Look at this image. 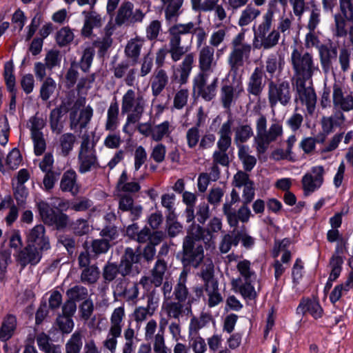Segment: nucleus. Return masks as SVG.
<instances>
[{"label": "nucleus", "mask_w": 353, "mask_h": 353, "mask_svg": "<svg viewBox=\"0 0 353 353\" xmlns=\"http://www.w3.org/2000/svg\"><path fill=\"white\" fill-rule=\"evenodd\" d=\"M201 241L192 232L183 238L182 250L176 254V259L181 261L183 270L198 268L203 263L204 248Z\"/></svg>", "instance_id": "f257e3e1"}, {"label": "nucleus", "mask_w": 353, "mask_h": 353, "mask_svg": "<svg viewBox=\"0 0 353 353\" xmlns=\"http://www.w3.org/2000/svg\"><path fill=\"white\" fill-rule=\"evenodd\" d=\"M244 40L245 34L240 32L231 42V51L228 57V64L230 72L234 77L238 75L240 69L250 58L252 48L250 44L245 43Z\"/></svg>", "instance_id": "f03ea898"}, {"label": "nucleus", "mask_w": 353, "mask_h": 353, "mask_svg": "<svg viewBox=\"0 0 353 353\" xmlns=\"http://www.w3.org/2000/svg\"><path fill=\"white\" fill-rule=\"evenodd\" d=\"M291 63L297 80H309L319 71L312 54L294 48L291 53Z\"/></svg>", "instance_id": "7ed1b4c3"}, {"label": "nucleus", "mask_w": 353, "mask_h": 353, "mask_svg": "<svg viewBox=\"0 0 353 353\" xmlns=\"http://www.w3.org/2000/svg\"><path fill=\"white\" fill-rule=\"evenodd\" d=\"M78 171L81 174H85L92 170H98L101 168L95 144L90 143V138L88 134H83L78 154Z\"/></svg>", "instance_id": "20e7f679"}, {"label": "nucleus", "mask_w": 353, "mask_h": 353, "mask_svg": "<svg viewBox=\"0 0 353 353\" xmlns=\"http://www.w3.org/2000/svg\"><path fill=\"white\" fill-rule=\"evenodd\" d=\"M39 214L43 222L58 231H63L68 225L69 216L61 210H54L43 201L37 203Z\"/></svg>", "instance_id": "39448f33"}, {"label": "nucleus", "mask_w": 353, "mask_h": 353, "mask_svg": "<svg viewBox=\"0 0 353 353\" xmlns=\"http://www.w3.org/2000/svg\"><path fill=\"white\" fill-rule=\"evenodd\" d=\"M125 316L123 307H119L114 310L110 317V327L107 337L103 342V346L110 353H115L117 345V338L121 336L122 321Z\"/></svg>", "instance_id": "423d86ee"}, {"label": "nucleus", "mask_w": 353, "mask_h": 353, "mask_svg": "<svg viewBox=\"0 0 353 353\" xmlns=\"http://www.w3.org/2000/svg\"><path fill=\"white\" fill-rule=\"evenodd\" d=\"M119 262L123 276H134L139 274L141 272L143 263L140 256V247L136 249L125 248Z\"/></svg>", "instance_id": "0eeeda50"}, {"label": "nucleus", "mask_w": 353, "mask_h": 353, "mask_svg": "<svg viewBox=\"0 0 353 353\" xmlns=\"http://www.w3.org/2000/svg\"><path fill=\"white\" fill-rule=\"evenodd\" d=\"M208 74L199 72L193 79V92L197 97L202 98L205 101H211L216 95L219 79L215 77L212 81L206 85Z\"/></svg>", "instance_id": "6e6552de"}, {"label": "nucleus", "mask_w": 353, "mask_h": 353, "mask_svg": "<svg viewBox=\"0 0 353 353\" xmlns=\"http://www.w3.org/2000/svg\"><path fill=\"white\" fill-rule=\"evenodd\" d=\"M145 16V13L140 8L134 10V4L132 2L124 1L118 9L115 23L121 26L123 24L131 25L141 23Z\"/></svg>", "instance_id": "1a4fd4ad"}, {"label": "nucleus", "mask_w": 353, "mask_h": 353, "mask_svg": "<svg viewBox=\"0 0 353 353\" xmlns=\"http://www.w3.org/2000/svg\"><path fill=\"white\" fill-rule=\"evenodd\" d=\"M268 99L272 107L278 103L283 105H288L291 99L289 83L285 81L277 82L271 81L269 83Z\"/></svg>", "instance_id": "9d476101"}, {"label": "nucleus", "mask_w": 353, "mask_h": 353, "mask_svg": "<svg viewBox=\"0 0 353 353\" xmlns=\"http://www.w3.org/2000/svg\"><path fill=\"white\" fill-rule=\"evenodd\" d=\"M324 168L322 165L314 166L310 172L305 173L301 179L305 196H309L318 190L324 182Z\"/></svg>", "instance_id": "9b49d317"}, {"label": "nucleus", "mask_w": 353, "mask_h": 353, "mask_svg": "<svg viewBox=\"0 0 353 353\" xmlns=\"http://www.w3.org/2000/svg\"><path fill=\"white\" fill-rule=\"evenodd\" d=\"M221 228V220L218 217H214L205 228L199 224H192V232L195 234L197 239L202 240L205 245L210 246L211 243H213Z\"/></svg>", "instance_id": "f8f14e48"}, {"label": "nucleus", "mask_w": 353, "mask_h": 353, "mask_svg": "<svg viewBox=\"0 0 353 353\" xmlns=\"http://www.w3.org/2000/svg\"><path fill=\"white\" fill-rule=\"evenodd\" d=\"M307 80L296 81V97L295 101H299L302 105L306 106L307 112L310 115H312L314 112L316 103V95L314 88L309 85L306 86L305 81Z\"/></svg>", "instance_id": "ddd939ff"}, {"label": "nucleus", "mask_w": 353, "mask_h": 353, "mask_svg": "<svg viewBox=\"0 0 353 353\" xmlns=\"http://www.w3.org/2000/svg\"><path fill=\"white\" fill-rule=\"evenodd\" d=\"M194 30V23L192 21L187 23H176L168 29L169 41L190 45Z\"/></svg>", "instance_id": "4468645a"}, {"label": "nucleus", "mask_w": 353, "mask_h": 353, "mask_svg": "<svg viewBox=\"0 0 353 353\" xmlns=\"http://www.w3.org/2000/svg\"><path fill=\"white\" fill-rule=\"evenodd\" d=\"M28 243L39 249L41 252L50 248L49 238L46 235L44 225L39 224L30 230L27 235Z\"/></svg>", "instance_id": "2eb2a0df"}, {"label": "nucleus", "mask_w": 353, "mask_h": 353, "mask_svg": "<svg viewBox=\"0 0 353 353\" xmlns=\"http://www.w3.org/2000/svg\"><path fill=\"white\" fill-rule=\"evenodd\" d=\"M146 105V101L143 95L138 94L132 89H129L123 94L121 100V113L128 114L130 112L135 111L139 107L140 110H144Z\"/></svg>", "instance_id": "dca6fc26"}, {"label": "nucleus", "mask_w": 353, "mask_h": 353, "mask_svg": "<svg viewBox=\"0 0 353 353\" xmlns=\"http://www.w3.org/2000/svg\"><path fill=\"white\" fill-rule=\"evenodd\" d=\"M143 212V207L141 205H135L133 198L128 194L121 195L119 201L118 214L121 218V213L128 212V218L131 221L138 220Z\"/></svg>", "instance_id": "f3484780"}, {"label": "nucleus", "mask_w": 353, "mask_h": 353, "mask_svg": "<svg viewBox=\"0 0 353 353\" xmlns=\"http://www.w3.org/2000/svg\"><path fill=\"white\" fill-rule=\"evenodd\" d=\"M127 276L121 274V276L117 277L114 283V294L119 297L127 298L128 300H134L137 298L139 295L138 284L134 283L130 288H128L129 279L126 278Z\"/></svg>", "instance_id": "a211bd4d"}, {"label": "nucleus", "mask_w": 353, "mask_h": 353, "mask_svg": "<svg viewBox=\"0 0 353 353\" xmlns=\"http://www.w3.org/2000/svg\"><path fill=\"white\" fill-rule=\"evenodd\" d=\"M319 59L324 73L327 74L332 69L333 61L336 60L338 49L332 43L321 45L319 47Z\"/></svg>", "instance_id": "6ab92c4d"}, {"label": "nucleus", "mask_w": 353, "mask_h": 353, "mask_svg": "<svg viewBox=\"0 0 353 353\" xmlns=\"http://www.w3.org/2000/svg\"><path fill=\"white\" fill-rule=\"evenodd\" d=\"M41 251L37 248L28 245L21 249L17 256V261L23 269L28 265H36L41 259Z\"/></svg>", "instance_id": "aec40b11"}, {"label": "nucleus", "mask_w": 353, "mask_h": 353, "mask_svg": "<svg viewBox=\"0 0 353 353\" xmlns=\"http://www.w3.org/2000/svg\"><path fill=\"white\" fill-rule=\"evenodd\" d=\"M334 105L344 112H349L353 110V96L350 93L344 92L343 89L334 85L332 94Z\"/></svg>", "instance_id": "412c9836"}, {"label": "nucleus", "mask_w": 353, "mask_h": 353, "mask_svg": "<svg viewBox=\"0 0 353 353\" xmlns=\"http://www.w3.org/2000/svg\"><path fill=\"white\" fill-rule=\"evenodd\" d=\"M193 62V54L189 53L186 54L181 64L174 72V74L172 77V81H177L181 85L185 84L192 71Z\"/></svg>", "instance_id": "4be33fe9"}, {"label": "nucleus", "mask_w": 353, "mask_h": 353, "mask_svg": "<svg viewBox=\"0 0 353 353\" xmlns=\"http://www.w3.org/2000/svg\"><path fill=\"white\" fill-rule=\"evenodd\" d=\"M81 14L85 17L81 34L89 38L92 34L93 28L101 27V17L100 14L92 10H83Z\"/></svg>", "instance_id": "5701e85b"}, {"label": "nucleus", "mask_w": 353, "mask_h": 353, "mask_svg": "<svg viewBox=\"0 0 353 353\" xmlns=\"http://www.w3.org/2000/svg\"><path fill=\"white\" fill-rule=\"evenodd\" d=\"M254 281H243V279L238 277L232 279L231 285L236 292H239L245 299L252 300L256 296V292L252 283Z\"/></svg>", "instance_id": "b1692460"}, {"label": "nucleus", "mask_w": 353, "mask_h": 353, "mask_svg": "<svg viewBox=\"0 0 353 353\" xmlns=\"http://www.w3.org/2000/svg\"><path fill=\"white\" fill-rule=\"evenodd\" d=\"M307 312L310 313L314 319H319L322 316L323 310L318 301L303 299L296 308V313L304 315Z\"/></svg>", "instance_id": "393cba45"}, {"label": "nucleus", "mask_w": 353, "mask_h": 353, "mask_svg": "<svg viewBox=\"0 0 353 353\" xmlns=\"http://www.w3.org/2000/svg\"><path fill=\"white\" fill-rule=\"evenodd\" d=\"M77 174L74 170L70 169L65 171L60 181V189L63 192H71L72 195H75L79 192L77 185Z\"/></svg>", "instance_id": "a878e982"}, {"label": "nucleus", "mask_w": 353, "mask_h": 353, "mask_svg": "<svg viewBox=\"0 0 353 353\" xmlns=\"http://www.w3.org/2000/svg\"><path fill=\"white\" fill-rule=\"evenodd\" d=\"M187 272L183 270L179 276L177 283L174 288L173 296L174 300L180 303H185L189 299V290L186 287Z\"/></svg>", "instance_id": "bb28decb"}, {"label": "nucleus", "mask_w": 353, "mask_h": 353, "mask_svg": "<svg viewBox=\"0 0 353 353\" xmlns=\"http://www.w3.org/2000/svg\"><path fill=\"white\" fill-rule=\"evenodd\" d=\"M119 103L116 97H114L108 109L107 119L105 125L106 130L114 131L117 128L119 124Z\"/></svg>", "instance_id": "cd10ccee"}, {"label": "nucleus", "mask_w": 353, "mask_h": 353, "mask_svg": "<svg viewBox=\"0 0 353 353\" xmlns=\"http://www.w3.org/2000/svg\"><path fill=\"white\" fill-rule=\"evenodd\" d=\"M214 49L212 47L206 46L199 52V64L200 72L208 74L211 70L214 60Z\"/></svg>", "instance_id": "c85d7f7f"}, {"label": "nucleus", "mask_w": 353, "mask_h": 353, "mask_svg": "<svg viewBox=\"0 0 353 353\" xmlns=\"http://www.w3.org/2000/svg\"><path fill=\"white\" fill-rule=\"evenodd\" d=\"M17 327V317L13 314L6 315L0 328V339L2 341L9 340Z\"/></svg>", "instance_id": "c756f323"}, {"label": "nucleus", "mask_w": 353, "mask_h": 353, "mask_svg": "<svg viewBox=\"0 0 353 353\" xmlns=\"http://www.w3.org/2000/svg\"><path fill=\"white\" fill-rule=\"evenodd\" d=\"M253 130L251 126L248 124L239 125L234 129V141L238 150L241 146H248L243 143H246L252 136Z\"/></svg>", "instance_id": "7c9ffc66"}, {"label": "nucleus", "mask_w": 353, "mask_h": 353, "mask_svg": "<svg viewBox=\"0 0 353 353\" xmlns=\"http://www.w3.org/2000/svg\"><path fill=\"white\" fill-rule=\"evenodd\" d=\"M168 83V77L166 72L163 69L157 70L151 83L152 95L155 97H158L164 90Z\"/></svg>", "instance_id": "2f4dec72"}, {"label": "nucleus", "mask_w": 353, "mask_h": 353, "mask_svg": "<svg viewBox=\"0 0 353 353\" xmlns=\"http://www.w3.org/2000/svg\"><path fill=\"white\" fill-rule=\"evenodd\" d=\"M237 98L236 89L232 85L224 84L220 90V101L225 109L229 110Z\"/></svg>", "instance_id": "473e14b6"}, {"label": "nucleus", "mask_w": 353, "mask_h": 353, "mask_svg": "<svg viewBox=\"0 0 353 353\" xmlns=\"http://www.w3.org/2000/svg\"><path fill=\"white\" fill-rule=\"evenodd\" d=\"M263 67H256L252 74L248 83V92L255 96L259 95L262 90Z\"/></svg>", "instance_id": "72a5a7b5"}, {"label": "nucleus", "mask_w": 353, "mask_h": 353, "mask_svg": "<svg viewBox=\"0 0 353 353\" xmlns=\"http://www.w3.org/2000/svg\"><path fill=\"white\" fill-rule=\"evenodd\" d=\"M168 269L166 261L163 259H157L152 269L150 270L151 276L155 283V288L163 284L165 273Z\"/></svg>", "instance_id": "f704fd0d"}, {"label": "nucleus", "mask_w": 353, "mask_h": 353, "mask_svg": "<svg viewBox=\"0 0 353 353\" xmlns=\"http://www.w3.org/2000/svg\"><path fill=\"white\" fill-rule=\"evenodd\" d=\"M83 335L75 331L65 344V353H82Z\"/></svg>", "instance_id": "c9c22d12"}, {"label": "nucleus", "mask_w": 353, "mask_h": 353, "mask_svg": "<svg viewBox=\"0 0 353 353\" xmlns=\"http://www.w3.org/2000/svg\"><path fill=\"white\" fill-rule=\"evenodd\" d=\"M166 6L165 9V17L167 21H171L174 17H178L181 11L180 10L183 0H161Z\"/></svg>", "instance_id": "e433bc0d"}, {"label": "nucleus", "mask_w": 353, "mask_h": 353, "mask_svg": "<svg viewBox=\"0 0 353 353\" xmlns=\"http://www.w3.org/2000/svg\"><path fill=\"white\" fill-rule=\"evenodd\" d=\"M92 205V201L86 198L81 197L71 203L65 202L59 203V207L66 210L68 209L72 210L76 212H84L88 210Z\"/></svg>", "instance_id": "4c0bfd02"}, {"label": "nucleus", "mask_w": 353, "mask_h": 353, "mask_svg": "<svg viewBox=\"0 0 353 353\" xmlns=\"http://www.w3.org/2000/svg\"><path fill=\"white\" fill-rule=\"evenodd\" d=\"M94 55L95 50L94 48L88 47L85 48L83 51L79 61H76L77 66L83 72H89L94 60Z\"/></svg>", "instance_id": "58836bf2"}, {"label": "nucleus", "mask_w": 353, "mask_h": 353, "mask_svg": "<svg viewBox=\"0 0 353 353\" xmlns=\"http://www.w3.org/2000/svg\"><path fill=\"white\" fill-rule=\"evenodd\" d=\"M249 146H241L238 150V157L242 162L245 172H250L256 165V159L254 156L249 154Z\"/></svg>", "instance_id": "ea45409f"}, {"label": "nucleus", "mask_w": 353, "mask_h": 353, "mask_svg": "<svg viewBox=\"0 0 353 353\" xmlns=\"http://www.w3.org/2000/svg\"><path fill=\"white\" fill-rule=\"evenodd\" d=\"M118 274H122L121 265L119 263L108 262L103 268L102 276L105 283H110L117 278Z\"/></svg>", "instance_id": "a19ab883"}, {"label": "nucleus", "mask_w": 353, "mask_h": 353, "mask_svg": "<svg viewBox=\"0 0 353 353\" xmlns=\"http://www.w3.org/2000/svg\"><path fill=\"white\" fill-rule=\"evenodd\" d=\"M257 134L254 137V145H256L259 153L265 152V116L261 115L256 123Z\"/></svg>", "instance_id": "79ce46f5"}, {"label": "nucleus", "mask_w": 353, "mask_h": 353, "mask_svg": "<svg viewBox=\"0 0 353 353\" xmlns=\"http://www.w3.org/2000/svg\"><path fill=\"white\" fill-rule=\"evenodd\" d=\"M204 289L208 296V307H214L223 301V297L219 292V283L204 287Z\"/></svg>", "instance_id": "37998d69"}, {"label": "nucleus", "mask_w": 353, "mask_h": 353, "mask_svg": "<svg viewBox=\"0 0 353 353\" xmlns=\"http://www.w3.org/2000/svg\"><path fill=\"white\" fill-rule=\"evenodd\" d=\"M100 271L97 265H91L90 267H85L81 274V281L88 285L97 283L99 278Z\"/></svg>", "instance_id": "c03bdc74"}, {"label": "nucleus", "mask_w": 353, "mask_h": 353, "mask_svg": "<svg viewBox=\"0 0 353 353\" xmlns=\"http://www.w3.org/2000/svg\"><path fill=\"white\" fill-rule=\"evenodd\" d=\"M57 88L56 81L50 77L46 78L40 88L39 97L43 101H47L54 94Z\"/></svg>", "instance_id": "a18cd8bd"}, {"label": "nucleus", "mask_w": 353, "mask_h": 353, "mask_svg": "<svg viewBox=\"0 0 353 353\" xmlns=\"http://www.w3.org/2000/svg\"><path fill=\"white\" fill-rule=\"evenodd\" d=\"M142 46L141 41L132 39L128 41L125 46V54L126 57L132 59L133 64L137 63L138 61Z\"/></svg>", "instance_id": "49530a36"}, {"label": "nucleus", "mask_w": 353, "mask_h": 353, "mask_svg": "<svg viewBox=\"0 0 353 353\" xmlns=\"http://www.w3.org/2000/svg\"><path fill=\"white\" fill-rule=\"evenodd\" d=\"M211 320V316L209 314L202 313L200 318L193 316L189 325V335L199 334V331L202 327H205Z\"/></svg>", "instance_id": "de8ad7c7"}, {"label": "nucleus", "mask_w": 353, "mask_h": 353, "mask_svg": "<svg viewBox=\"0 0 353 353\" xmlns=\"http://www.w3.org/2000/svg\"><path fill=\"white\" fill-rule=\"evenodd\" d=\"M14 65L12 61H7L4 64L3 77L9 92H14L17 91L15 88V77L13 74Z\"/></svg>", "instance_id": "09e8293b"}, {"label": "nucleus", "mask_w": 353, "mask_h": 353, "mask_svg": "<svg viewBox=\"0 0 353 353\" xmlns=\"http://www.w3.org/2000/svg\"><path fill=\"white\" fill-rule=\"evenodd\" d=\"M76 137L70 132L63 134L59 139L61 154L67 157L73 150Z\"/></svg>", "instance_id": "8fccbe9b"}, {"label": "nucleus", "mask_w": 353, "mask_h": 353, "mask_svg": "<svg viewBox=\"0 0 353 353\" xmlns=\"http://www.w3.org/2000/svg\"><path fill=\"white\" fill-rule=\"evenodd\" d=\"M66 295L69 299L76 303L87 300L88 292L85 287L77 285L68 289L66 291Z\"/></svg>", "instance_id": "3c124183"}, {"label": "nucleus", "mask_w": 353, "mask_h": 353, "mask_svg": "<svg viewBox=\"0 0 353 353\" xmlns=\"http://www.w3.org/2000/svg\"><path fill=\"white\" fill-rule=\"evenodd\" d=\"M321 21V9L312 3L310 10V16L306 28L308 30H315L319 26Z\"/></svg>", "instance_id": "603ef678"}, {"label": "nucleus", "mask_w": 353, "mask_h": 353, "mask_svg": "<svg viewBox=\"0 0 353 353\" xmlns=\"http://www.w3.org/2000/svg\"><path fill=\"white\" fill-rule=\"evenodd\" d=\"M334 28L333 34L336 37H343L347 34L346 29V22L348 21L347 18L343 14L336 13L334 15Z\"/></svg>", "instance_id": "864d4df0"}, {"label": "nucleus", "mask_w": 353, "mask_h": 353, "mask_svg": "<svg viewBox=\"0 0 353 353\" xmlns=\"http://www.w3.org/2000/svg\"><path fill=\"white\" fill-rule=\"evenodd\" d=\"M64 115L59 113L58 110L52 109L49 116V123L50 127L52 132L60 134L63 129V123L62 121V117Z\"/></svg>", "instance_id": "5fc2aeb1"}, {"label": "nucleus", "mask_w": 353, "mask_h": 353, "mask_svg": "<svg viewBox=\"0 0 353 353\" xmlns=\"http://www.w3.org/2000/svg\"><path fill=\"white\" fill-rule=\"evenodd\" d=\"M283 136V125L281 121H274L268 130H266V144L276 141Z\"/></svg>", "instance_id": "6e6d98bb"}, {"label": "nucleus", "mask_w": 353, "mask_h": 353, "mask_svg": "<svg viewBox=\"0 0 353 353\" xmlns=\"http://www.w3.org/2000/svg\"><path fill=\"white\" fill-rule=\"evenodd\" d=\"M55 39L59 46L65 47L73 41L74 34L69 27H63L57 31Z\"/></svg>", "instance_id": "4d7b16f0"}, {"label": "nucleus", "mask_w": 353, "mask_h": 353, "mask_svg": "<svg viewBox=\"0 0 353 353\" xmlns=\"http://www.w3.org/2000/svg\"><path fill=\"white\" fill-rule=\"evenodd\" d=\"M170 49L168 50L171 58L174 61H179L182 57L188 51L187 44L169 41Z\"/></svg>", "instance_id": "13d9d810"}, {"label": "nucleus", "mask_w": 353, "mask_h": 353, "mask_svg": "<svg viewBox=\"0 0 353 353\" xmlns=\"http://www.w3.org/2000/svg\"><path fill=\"white\" fill-rule=\"evenodd\" d=\"M237 270L240 273L243 281H255L256 276L255 273L250 270V262L248 260L241 261L236 265Z\"/></svg>", "instance_id": "bf43d9fd"}, {"label": "nucleus", "mask_w": 353, "mask_h": 353, "mask_svg": "<svg viewBox=\"0 0 353 353\" xmlns=\"http://www.w3.org/2000/svg\"><path fill=\"white\" fill-rule=\"evenodd\" d=\"M189 345L194 353H205L207 350L206 343L199 334L188 335Z\"/></svg>", "instance_id": "052dcab7"}, {"label": "nucleus", "mask_w": 353, "mask_h": 353, "mask_svg": "<svg viewBox=\"0 0 353 353\" xmlns=\"http://www.w3.org/2000/svg\"><path fill=\"white\" fill-rule=\"evenodd\" d=\"M29 192L25 185H16L13 187V196L19 208H25Z\"/></svg>", "instance_id": "680f3d73"}, {"label": "nucleus", "mask_w": 353, "mask_h": 353, "mask_svg": "<svg viewBox=\"0 0 353 353\" xmlns=\"http://www.w3.org/2000/svg\"><path fill=\"white\" fill-rule=\"evenodd\" d=\"M343 257L342 256L333 255L330 259L329 265L331 268L330 274L331 278L337 279L342 271V265L343 264Z\"/></svg>", "instance_id": "e2e57ef3"}, {"label": "nucleus", "mask_w": 353, "mask_h": 353, "mask_svg": "<svg viewBox=\"0 0 353 353\" xmlns=\"http://www.w3.org/2000/svg\"><path fill=\"white\" fill-rule=\"evenodd\" d=\"M11 261V252L9 250L0 252V283L4 281L8 266Z\"/></svg>", "instance_id": "0e129e2a"}, {"label": "nucleus", "mask_w": 353, "mask_h": 353, "mask_svg": "<svg viewBox=\"0 0 353 353\" xmlns=\"http://www.w3.org/2000/svg\"><path fill=\"white\" fill-rule=\"evenodd\" d=\"M259 14L260 12L259 10L252 8L250 5L248 6L242 12L241 16L239 20V25L242 27L248 25Z\"/></svg>", "instance_id": "69168bd1"}, {"label": "nucleus", "mask_w": 353, "mask_h": 353, "mask_svg": "<svg viewBox=\"0 0 353 353\" xmlns=\"http://www.w3.org/2000/svg\"><path fill=\"white\" fill-rule=\"evenodd\" d=\"M165 310L169 317L179 319L183 313L184 305L179 301H171L166 304Z\"/></svg>", "instance_id": "338daca9"}, {"label": "nucleus", "mask_w": 353, "mask_h": 353, "mask_svg": "<svg viewBox=\"0 0 353 353\" xmlns=\"http://www.w3.org/2000/svg\"><path fill=\"white\" fill-rule=\"evenodd\" d=\"M339 1L340 10V12H339V14L345 16L348 21H353V0Z\"/></svg>", "instance_id": "774afa93"}]
</instances>
